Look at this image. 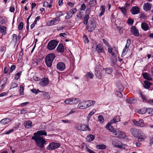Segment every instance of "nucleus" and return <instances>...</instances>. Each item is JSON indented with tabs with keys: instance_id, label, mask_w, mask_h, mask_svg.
Returning <instances> with one entry per match:
<instances>
[{
	"instance_id": "obj_26",
	"label": "nucleus",
	"mask_w": 153,
	"mask_h": 153,
	"mask_svg": "<svg viewBox=\"0 0 153 153\" xmlns=\"http://www.w3.org/2000/svg\"><path fill=\"white\" fill-rule=\"evenodd\" d=\"M55 57V55L54 54L50 53L47 56L46 58L49 59V60H51L53 61Z\"/></svg>"
},
{
	"instance_id": "obj_23",
	"label": "nucleus",
	"mask_w": 153,
	"mask_h": 153,
	"mask_svg": "<svg viewBox=\"0 0 153 153\" xmlns=\"http://www.w3.org/2000/svg\"><path fill=\"white\" fill-rule=\"evenodd\" d=\"M141 27L142 29L144 31H147L149 29V26L148 25L144 22L142 23Z\"/></svg>"
},
{
	"instance_id": "obj_27",
	"label": "nucleus",
	"mask_w": 153,
	"mask_h": 153,
	"mask_svg": "<svg viewBox=\"0 0 153 153\" xmlns=\"http://www.w3.org/2000/svg\"><path fill=\"white\" fill-rule=\"evenodd\" d=\"M32 122L30 121H27L26 122L24 123V125H25V127L26 128H30L32 127Z\"/></svg>"
},
{
	"instance_id": "obj_54",
	"label": "nucleus",
	"mask_w": 153,
	"mask_h": 153,
	"mask_svg": "<svg viewBox=\"0 0 153 153\" xmlns=\"http://www.w3.org/2000/svg\"><path fill=\"white\" fill-rule=\"evenodd\" d=\"M23 26V23L21 22L18 25V28L19 30H21L22 29Z\"/></svg>"
},
{
	"instance_id": "obj_9",
	"label": "nucleus",
	"mask_w": 153,
	"mask_h": 153,
	"mask_svg": "<svg viewBox=\"0 0 153 153\" xmlns=\"http://www.w3.org/2000/svg\"><path fill=\"white\" fill-rule=\"evenodd\" d=\"M56 67L59 70L62 71L65 68V65L63 62H59L57 64Z\"/></svg>"
},
{
	"instance_id": "obj_41",
	"label": "nucleus",
	"mask_w": 153,
	"mask_h": 153,
	"mask_svg": "<svg viewBox=\"0 0 153 153\" xmlns=\"http://www.w3.org/2000/svg\"><path fill=\"white\" fill-rule=\"evenodd\" d=\"M107 47H108V52H109V53H111L112 55H114V53L112 52L113 49L112 48L111 46L110 45H108V46Z\"/></svg>"
},
{
	"instance_id": "obj_58",
	"label": "nucleus",
	"mask_w": 153,
	"mask_h": 153,
	"mask_svg": "<svg viewBox=\"0 0 153 153\" xmlns=\"http://www.w3.org/2000/svg\"><path fill=\"white\" fill-rule=\"evenodd\" d=\"M17 87H18V84L17 83L14 82H13L12 83V85H11V88H13Z\"/></svg>"
},
{
	"instance_id": "obj_2",
	"label": "nucleus",
	"mask_w": 153,
	"mask_h": 153,
	"mask_svg": "<svg viewBox=\"0 0 153 153\" xmlns=\"http://www.w3.org/2000/svg\"><path fill=\"white\" fill-rule=\"evenodd\" d=\"M130 132L134 137L137 138L143 134L142 131L140 129L136 128H133L130 129Z\"/></svg>"
},
{
	"instance_id": "obj_60",
	"label": "nucleus",
	"mask_w": 153,
	"mask_h": 153,
	"mask_svg": "<svg viewBox=\"0 0 153 153\" xmlns=\"http://www.w3.org/2000/svg\"><path fill=\"white\" fill-rule=\"evenodd\" d=\"M134 101V100L132 98H131L130 99H126V101L128 103H132L134 102L133 101Z\"/></svg>"
},
{
	"instance_id": "obj_37",
	"label": "nucleus",
	"mask_w": 153,
	"mask_h": 153,
	"mask_svg": "<svg viewBox=\"0 0 153 153\" xmlns=\"http://www.w3.org/2000/svg\"><path fill=\"white\" fill-rule=\"evenodd\" d=\"M147 112V108H143L141 109L138 111V113L141 114H144Z\"/></svg>"
},
{
	"instance_id": "obj_19",
	"label": "nucleus",
	"mask_w": 153,
	"mask_h": 153,
	"mask_svg": "<svg viewBox=\"0 0 153 153\" xmlns=\"http://www.w3.org/2000/svg\"><path fill=\"white\" fill-rule=\"evenodd\" d=\"M120 121V117L119 116H116L114 117L110 121V123H115Z\"/></svg>"
},
{
	"instance_id": "obj_16",
	"label": "nucleus",
	"mask_w": 153,
	"mask_h": 153,
	"mask_svg": "<svg viewBox=\"0 0 153 153\" xmlns=\"http://www.w3.org/2000/svg\"><path fill=\"white\" fill-rule=\"evenodd\" d=\"M96 50L99 53H102L103 52L104 49L101 44L100 43L96 46Z\"/></svg>"
},
{
	"instance_id": "obj_40",
	"label": "nucleus",
	"mask_w": 153,
	"mask_h": 153,
	"mask_svg": "<svg viewBox=\"0 0 153 153\" xmlns=\"http://www.w3.org/2000/svg\"><path fill=\"white\" fill-rule=\"evenodd\" d=\"M22 72V71H20L17 73L15 76V79L16 80H18Z\"/></svg>"
},
{
	"instance_id": "obj_4",
	"label": "nucleus",
	"mask_w": 153,
	"mask_h": 153,
	"mask_svg": "<svg viewBox=\"0 0 153 153\" xmlns=\"http://www.w3.org/2000/svg\"><path fill=\"white\" fill-rule=\"evenodd\" d=\"M96 27V24L94 20H90L87 26V30L88 32H91Z\"/></svg>"
},
{
	"instance_id": "obj_18",
	"label": "nucleus",
	"mask_w": 153,
	"mask_h": 153,
	"mask_svg": "<svg viewBox=\"0 0 153 153\" xmlns=\"http://www.w3.org/2000/svg\"><path fill=\"white\" fill-rule=\"evenodd\" d=\"M144 84L143 85L144 88L146 89H149L150 88L151 85H152V83L150 82L145 80L144 81Z\"/></svg>"
},
{
	"instance_id": "obj_20",
	"label": "nucleus",
	"mask_w": 153,
	"mask_h": 153,
	"mask_svg": "<svg viewBox=\"0 0 153 153\" xmlns=\"http://www.w3.org/2000/svg\"><path fill=\"white\" fill-rule=\"evenodd\" d=\"M80 130L83 131H86L87 130L90 131L91 129L88 126L82 124Z\"/></svg>"
},
{
	"instance_id": "obj_31",
	"label": "nucleus",
	"mask_w": 153,
	"mask_h": 153,
	"mask_svg": "<svg viewBox=\"0 0 153 153\" xmlns=\"http://www.w3.org/2000/svg\"><path fill=\"white\" fill-rule=\"evenodd\" d=\"M53 61L51 60H49L47 58H45V62L47 66L48 67H50L52 64Z\"/></svg>"
},
{
	"instance_id": "obj_13",
	"label": "nucleus",
	"mask_w": 153,
	"mask_h": 153,
	"mask_svg": "<svg viewBox=\"0 0 153 153\" xmlns=\"http://www.w3.org/2000/svg\"><path fill=\"white\" fill-rule=\"evenodd\" d=\"M117 132L115 134V137L120 138H125L126 137V134L124 132L118 130Z\"/></svg>"
},
{
	"instance_id": "obj_44",
	"label": "nucleus",
	"mask_w": 153,
	"mask_h": 153,
	"mask_svg": "<svg viewBox=\"0 0 153 153\" xmlns=\"http://www.w3.org/2000/svg\"><path fill=\"white\" fill-rule=\"evenodd\" d=\"M42 92L43 93V95L44 98L48 99H49L50 98V96L48 94V93L45 92Z\"/></svg>"
},
{
	"instance_id": "obj_24",
	"label": "nucleus",
	"mask_w": 153,
	"mask_h": 153,
	"mask_svg": "<svg viewBox=\"0 0 153 153\" xmlns=\"http://www.w3.org/2000/svg\"><path fill=\"white\" fill-rule=\"evenodd\" d=\"M102 71H104L106 73L108 74H110L113 72V69L110 68H103Z\"/></svg>"
},
{
	"instance_id": "obj_46",
	"label": "nucleus",
	"mask_w": 153,
	"mask_h": 153,
	"mask_svg": "<svg viewBox=\"0 0 153 153\" xmlns=\"http://www.w3.org/2000/svg\"><path fill=\"white\" fill-rule=\"evenodd\" d=\"M24 87L23 85H21L20 87V94L21 95H23Z\"/></svg>"
},
{
	"instance_id": "obj_42",
	"label": "nucleus",
	"mask_w": 153,
	"mask_h": 153,
	"mask_svg": "<svg viewBox=\"0 0 153 153\" xmlns=\"http://www.w3.org/2000/svg\"><path fill=\"white\" fill-rule=\"evenodd\" d=\"M72 101L73 99L72 98H69L65 100L64 102L67 104H72Z\"/></svg>"
},
{
	"instance_id": "obj_32",
	"label": "nucleus",
	"mask_w": 153,
	"mask_h": 153,
	"mask_svg": "<svg viewBox=\"0 0 153 153\" xmlns=\"http://www.w3.org/2000/svg\"><path fill=\"white\" fill-rule=\"evenodd\" d=\"M94 138L95 137L94 135L90 134L88 135L87 139L88 140V142H90L93 141L94 140Z\"/></svg>"
},
{
	"instance_id": "obj_59",
	"label": "nucleus",
	"mask_w": 153,
	"mask_h": 153,
	"mask_svg": "<svg viewBox=\"0 0 153 153\" xmlns=\"http://www.w3.org/2000/svg\"><path fill=\"white\" fill-rule=\"evenodd\" d=\"M98 119L99 121L100 122H103L104 121L103 117L102 115H99L98 117Z\"/></svg>"
},
{
	"instance_id": "obj_50",
	"label": "nucleus",
	"mask_w": 153,
	"mask_h": 153,
	"mask_svg": "<svg viewBox=\"0 0 153 153\" xmlns=\"http://www.w3.org/2000/svg\"><path fill=\"white\" fill-rule=\"evenodd\" d=\"M73 101H72V104L73 103L76 104L79 102L80 101V100L79 98H72Z\"/></svg>"
},
{
	"instance_id": "obj_3",
	"label": "nucleus",
	"mask_w": 153,
	"mask_h": 153,
	"mask_svg": "<svg viewBox=\"0 0 153 153\" xmlns=\"http://www.w3.org/2000/svg\"><path fill=\"white\" fill-rule=\"evenodd\" d=\"M58 43V42L56 40H51L48 42L47 48L49 50H53L56 48Z\"/></svg>"
},
{
	"instance_id": "obj_52",
	"label": "nucleus",
	"mask_w": 153,
	"mask_h": 153,
	"mask_svg": "<svg viewBox=\"0 0 153 153\" xmlns=\"http://www.w3.org/2000/svg\"><path fill=\"white\" fill-rule=\"evenodd\" d=\"M134 22V20L131 19H128L127 21L128 24V25H132L133 24Z\"/></svg>"
},
{
	"instance_id": "obj_48",
	"label": "nucleus",
	"mask_w": 153,
	"mask_h": 153,
	"mask_svg": "<svg viewBox=\"0 0 153 153\" xmlns=\"http://www.w3.org/2000/svg\"><path fill=\"white\" fill-rule=\"evenodd\" d=\"M147 112L149 114L153 115V108H147Z\"/></svg>"
},
{
	"instance_id": "obj_1",
	"label": "nucleus",
	"mask_w": 153,
	"mask_h": 153,
	"mask_svg": "<svg viewBox=\"0 0 153 153\" xmlns=\"http://www.w3.org/2000/svg\"><path fill=\"white\" fill-rule=\"evenodd\" d=\"M31 139L35 141L36 146L40 149H43L45 145L46 144L45 140L42 137H39L36 136H33L32 137Z\"/></svg>"
},
{
	"instance_id": "obj_36",
	"label": "nucleus",
	"mask_w": 153,
	"mask_h": 153,
	"mask_svg": "<svg viewBox=\"0 0 153 153\" xmlns=\"http://www.w3.org/2000/svg\"><path fill=\"white\" fill-rule=\"evenodd\" d=\"M128 47L125 46L122 53V56H124L127 53L128 50Z\"/></svg>"
},
{
	"instance_id": "obj_12",
	"label": "nucleus",
	"mask_w": 153,
	"mask_h": 153,
	"mask_svg": "<svg viewBox=\"0 0 153 153\" xmlns=\"http://www.w3.org/2000/svg\"><path fill=\"white\" fill-rule=\"evenodd\" d=\"M131 11L133 14H137L140 12L139 8L137 6L133 7L131 9Z\"/></svg>"
},
{
	"instance_id": "obj_15",
	"label": "nucleus",
	"mask_w": 153,
	"mask_h": 153,
	"mask_svg": "<svg viewBox=\"0 0 153 153\" xmlns=\"http://www.w3.org/2000/svg\"><path fill=\"white\" fill-rule=\"evenodd\" d=\"M152 5L149 3H147L144 4L143 8L145 11H148L151 8Z\"/></svg>"
},
{
	"instance_id": "obj_11",
	"label": "nucleus",
	"mask_w": 153,
	"mask_h": 153,
	"mask_svg": "<svg viewBox=\"0 0 153 153\" xmlns=\"http://www.w3.org/2000/svg\"><path fill=\"white\" fill-rule=\"evenodd\" d=\"M49 83L48 80V78H44L41 79V82L39 83L40 86H45L47 85Z\"/></svg>"
},
{
	"instance_id": "obj_43",
	"label": "nucleus",
	"mask_w": 153,
	"mask_h": 153,
	"mask_svg": "<svg viewBox=\"0 0 153 153\" xmlns=\"http://www.w3.org/2000/svg\"><path fill=\"white\" fill-rule=\"evenodd\" d=\"M3 80H2L0 82V91L2 90L3 89L5 86V85L6 83V82H4V83H3Z\"/></svg>"
},
{
	"instance_id": "obj_63",
	"label": "nucleus",
	"mask_w": 153,
	"mask_h": 153,
	"mask_svg": "<svg viewBox=\"0 0 153 153\" xmlns=\"http://www.w3.org/2000/svg\"><path fill=\"white\" fill-rule=\"evenodd\" d=\"M131 43V40L130 39H128L127 41V43L125 46L128 47L130 46Z\"/></svg>"
},
{
	"instance_id": "obj_25",
	"label": "nucleus",
	"mask_w": 153,
	"mask_h": 153,
	"mask_svg": "<svg viewBox=\"0 0 153 153\" xmlns=\"http://www.w3.org/2000/svg\"><path fill=\"white\" fill-rule=\"evenodd\" d=\"M97 4L96 0H90L89 2V5L91 7L95 6Z\"/></svg>"
},
{
	"instance_id": "obj_10",
	"label": "nucleus",
	"mask_w": 153,
	"mask_h": 153,
	"mask_svg": "<svg viewBox=\"0 0 153 153\" xmlns=\"http://www.w3.org/2000/svg\"><path fill=\"white\" fill-rule=\"evenodd\" d=\"M121 142L117 140H114L112 142V145L115 147L119 148H122L123 146L120 144Z\"/></svg>"
},
{
	"instance_id": "obj_7",
	"label": "nucleus",
	"mask_w": 153,
	"mask_h": 153,
	"mask_svg": "<svg viewBox=\"0 0 153 153\" xmlns=\"http://www.w3.org/2000/svg\"><path fill=\"white\" fill-rule=\"evenodd\" d=\"M131 32L135 36H139L140 34L139 30L135 26H132L131 27Z\"/></svg>"
},
{
	"instance_id": "obj_47",
	"label": "nucleus",
	"mask_w": 153,
	"mask_h": 153,
	"mask_svg": "<svg viewBox=\"0 0 153 153\" xmlns=\"http://www.w3.org/2000/svg\"><path fill=\"white\" fill-rule=\"evenodd\" d=\"M141 96L142 99L143 100V101H145V102H148V100L147 97L145 95L141 94Z\"/></svg>"
},
{
	"instance_id": "obj_30",
	"label": "nucleus",
	"mask_w": 153,
	"mask_h": 153,
	"mask_svg": "<svg viewBox=\"0 0 153 153\" xmlns=\"http://www.w3.org/2000/svg\"><path fill=\"white\" fill-rule=\"evenodd\" d=\"M89 19V16L88 14L86 15L84 18L83 23L86 25L88 24V21Z\"/></svg>"
},
{
	"instance_id": "obj_39",
	"label": "nucleus",
	"mask_w": 153,
	"mask_h": 153,
	"mask_svg": "<svg viewBox=\"0 0 153 153\" xmlns=\"http://www.w3.org/2000/svg\"><path fill=\"white\" fill-rule=\"evenodd\" d=\"M146 138V137L145 135H143V133L141 134L140 136H139L138 137V140L139 141H142Z\"/></svg>"
},
{
	"instance_id": "obj_64",
	"label": "nucleus",
	"mask_w": 153,
	"mask_h": 153,
	"mask_svg": "<svg viewBox=\"0 0 153 153\" xmlns=\"http://www.w3.org/2000/svg\"><path fill=\"white\" fill-rule=\"evenodd\" d=\"M115 94L118 97H122L123 96V95L120 92H117L115 93Z\"/></svg>"
},
{
	"instance_id": "obj_5",
	"label": "nucleus",
	"mask_w": 153,
	"mask_h": 153,
	"mask_svg": "<svg viewBox=\"0 0 153 153\" xmlns=\"http://www.w3.org/2000/svg\"><path fill=\"white\" fill-rule=\"evenodd\" d=\"M132 122L135 125L140 127H145L147 126V124L144 123L143 120L142 119L139 120L138 121L134 119L132 120Z\"/></svg>"
},
{
	"instance_id": "obj_17",
	"label": "nucleus",
	"mask_w": 153,
	"mask_h": 153,
	"mask_svg": "<svg viewBox=\"0 0 153 153\" xmlns=\"http://www.w3.org/2000/svg\"><path fill=\"white\" fill-rule=\"evenodd\" d=\"M56 50L59 52H64L65 49L63 44L62 43L59 44Z\"/></svg>"
},
{
	"instance_id": "obj_8",
	"label": "nucleus",
	"mask_w": 153,
	"mask_h": 153,
	"mask_svg": "<svg viewBox=\"0 0 153 153\" xmlns=\"http://www.w3.org/2000/svg\"><path fill=\"white\" fill-rule=\"evenodd\" d=\"M33 136H37L39 137H41V136L47 135V132L45 130H40L33 134Z\"/></svg>"
},
{
	"instance_id": "obj_57",
	"label": "nucleus",
	"mask_w": 153,
	"mask_h": 153,
	"mask_svg": "<svg viewBox=\"0 0 153 153\" xmlns=\"http://www.w3.org/2000/svg\"><path fill=\"white\" fill-rule=\"evenodd\" d=\"M13 41L16 42L17 39V36L16 34H13Z\"/></svg>"
},
{
	"instance_id": "obj_61",
	"label": "nucleus",
	"mask_w": 153,
	"mask_h": 153,
	"mask_svg": "<svg viewBox=\"0 0 153 153\" xmlns=\"http://www.w3.org/2000/svg\"><path fill=\"white\" fill-rule=\"evenodd\" d=\"M16 66L15 65H12L10 68V73L12 72L16 68Z\"/></svg>"
},
{
	"instance_id": "obj_45",
	"label": "nucleus",
	"mask_w": 153,
	"mask_h": 153,
	"mask_svg": "<svg viewBox=\"0 0 153 153\" xmlns=\"http://www.w3.org/2000/svg\"><path fill=\"white\" fill-rule=\"evenodd\" d=\"M77 10L76 8H74L71 9L69 12L70 14L73 15V14L75 13Z\"/></svg>"
},
{
	"instance_id": "obj_53",
	"label": "nucleus",
	"mask_w": 153,
	"mask_h": 153,
	"mask_svg": "<svg viewBox=\"0 0 153 153\" xmlns=\"http://www.w3.org/2000/svg\"><path fill=\"white\" fill-rule=\"evenodd\" d=\"M83 38L85 42L86 43H88L89 42L88 37L86 35H84L83 36Z\"/></svg>"
},
{
	"instance_id": "obj_33",
	"label": "nucleus",
	"mask_w": 153,
	"mask_h": 153,
	"mask_svg": "<svg viewBox=\"0 0 153 153\" xmlns=\"http://www.w3.org/2000/svg\"><path fill=\"white\" fill-rule=\"evenodd\" d=\"M105 7L104 5H102L100 6V9L101 11L99 15V16H102L104 14L105 11Z\"/></svg>"
},
{
	"instance_id": "obj_62",
	"label": "nucleus",
	"mask_w": 153,
	"mask_h": 153,
	"mask_svg": "<svg viewBox=\"0 0 153 153\" xmlns=\"http://www.w3.org/2000/svg\"><path fill=\"white\" fill-rule=\"evenodd\" d=\"M85 103V105H86V108H88V107L90 106L89 103L90 102L89 100H87L85 101H84Z\"/></svg>"
},
{
	"instance_id": "obj_28",
	"label": "nucleus",
	"mask_w": 153,
	"mask_h": 153,
	"mask_svg": "<svg viewBox=\"0 0 153 153\" xmlns=\"http://www.w3.org/2000/svg\"><path fill=\"white\" fill-rule=\"evenodd\" d=\"M11 121L10 119L9 118H5L2 120L0 123L3 125L8 124Z\"/></svg>"
},
{
	"instance_id": "obj_14",
	"label": "nucleus",
	"mask_w": 153,
	"mask_h": 153,
	"mask_svg": "<svg viewBox=\"0 0 153 153\" xmlns=\"http://www.w3.org/2000/svg\"><path fill=\"white\" fill-rule=\"evenodd\" d=\"M143 76L144 78L148 80L151 81L152 80V78L151 75L146 72L143 73Z\"/></svg>"
},
{
	"instance_id": "obj_35",
	"label": "nucleus",
	"mask_w": 153,
	"mask_h": 153,
	"mask_svg": "<svg viewBox=\"0 0 153 153\" xmlns=\"http://www.w3.org/2000/svg\"><path fill=\"white\" fill-rule=\"evenodd\" d=\"M94 75L91 72H88L85 76L88 78L89 77L90 79H92L94 77Z\"/></svg>"
},
{
	"instance_id": "obj_38",
	"label": "nucleus",
	"mask_w": 153,
	"mask_h": 153,
	"mask_svg": "<svg viewBox=\"0 0 153 153\" xmlns=\"http://www.w3.org/2000/svg\"><path fill=\"white\" fill-rule=\"evenodd\" d=\"M118 8L121 10L122 12L124 15H126L127 13V9L126 8L123 7H119Z\"/></svg>"
},
{
	"instance_id": "obj_21",
	"label": "nucleus",
	"mask_w": 153,
	"mask_h": 153,
	"mask_svg": "<svg viewBox=\"0 0 153 153\" xmlns=\"http://www.w3.org/2000/svg\"><path fill=\"white\" fill-rule=\"evenodd\" d=\"M95 75L99 79H100L102 77L101 74L100 73V70L97 67L95 70Z\"/></svg>"
},
{
	"instance_id": "obj_56",
	"label": "nucleus",
	"mask_w": 153,
	"mask_h": 153,
	"mask_svg": "<svg viewBox=\"0 0 153 153\" xmlns=\"http://www.w3.org/2000/svg\"><path fill=\"white\" fill-rule=\"evenodd\" d=\"M72 16V15L70 14L69 12L67 13V15L65 16V19H70Z\"/></svg>"
},
{
	"instance_id": "obj_51",
	"label": "nucleus",
	"mask_w": 153,
	"mask_h": 153,
	"mask_svg": "<svg viewBox=\"0 0 153 153\" xmlns=\"http://www.w3.org/2000/svg\"><path fill=\"white\" fill-rule=\"evenodd\" d=\"M31 91L33 93H35L36 94H37L38 92H42V91H40L38 89L37 90L36 89H31Z\"/></svg>"
},
{
	"instance_id": "obj_34",
	"label": "nucleus",
	"mask_w": 153,
	"mask_h": 153,
	"mask_svg": "<svg viewBox=\"0 0 153 153\" xmlns=\"http://www.w3.org/2000/svg\"><path fill=\"white\" fill-rule=\"evenodd\" d=\"M96 148L97 149H106V146L104 144H99L96 145Z\"/></svg>"
},
{
	"instance_id": "obj_6",
	"label": "nucleus",
	"mask_w": 153,
	"mask_h": 153,
	"mask_svg": "<svg viewBox=\"0 0 153 153\" xmlns=\"http://www.w3.org/2000/svg\"><path fill=\"white\" fill-rule=\"evenodd\" d=\"M60 146V144L59 143L52 142L49 144L47 147V149L49 150H52L57 148Z\"/></svg>"
},
{
	"instance_id": "obj_55",
	"label": "nucleus",
	"mask_w": 153,
	"mask_h": 153,
	"mask_svg": "<svg viewBox=\"0 0 153 153\" xmlns=\"http://www.w3.org/2000/svg\"><path fill=\"white\" fill-rule=\"evenodd\" d=\"M85 146H86L85 147L86 150L88 152H89V153H95L93 151L89 149L86 145H85Z\"/></svg>"
},
{
	"instance_id": "obj_29",
	"label": "nucleus",
	"mask_w": 153,
	"mask_h": 153,
	"mask_svg": "<svg viewBox=\"0 0 153 153\" xmlns=\"http://www.w3.org/2000/svg\"><path fill=\"white\" fill-rule=\"evenodd\" d=\"M7 28L5 27L0 25V32L3 35H4L6 33Z\"/></svg>"
},
{
	"instance_id": "obj_22",
	"label": "nucleus",
	"mask_w": 153,
	"mask_h": 153,
	"mask_svg": "<svg viewBox=\"0 0 153 153\" xmlns=\"http://www.w3.org/2000/svg\"><path fill=\"white\" fill-rule=\"evenodd\" d=\"M86 106L84 101H83L79 103L78 105V108L80 109H84L87 108Z\"/></svg>"
},
{
	"instance_id": "obj_49",
	"label": "nucleus",
	"mask_w": 153,
	"mask_h": 153,
	"mask_svg": "<svg viewBox=\"0 0 153 153\" xmlns=\"http://www.w3.org/2000/svg\"><path fill=\"white\" fill-rule=\"evenodd\" d=\"M117 88L120 91H123V87L122 84H120L119 85H118L117 86Z\"/></svg>"
}]
</instances>
